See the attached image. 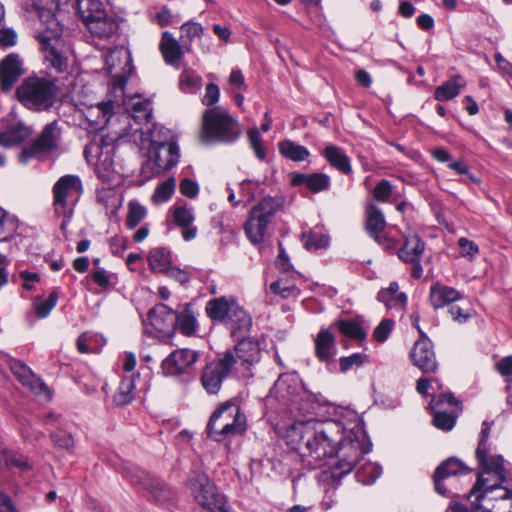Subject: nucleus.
<instances>
[{"mask_svg": "<svg viewBox=\"0 0 512 512\" xmlns=\"http://www.w3.org/2000/svg\"><path fill=\"white\" fill-rule=\"evenodd\" d=\"M129 212L126 219V225L130 229H134L146 216V208L136 201L128 204Z\"/></svg>", "mask_w": 512, "mask_h": 512, "instance_id": "obj_55", "label": "nucleus"}, {"mask_svg": "<svg viewBox=\"0 0 512 512\" xmlns=\"http://www.w3.org/2000/svg\"><path fill=\"white\" fill-rule=\"evenodd\" d=\"M291 182L294 186L305 185L313 193L328 190L331 184L330 177L325 173H297Z\"/></svg>", "mask_w": 512, "mask_h": 512, "instance_id": "obj_31", "label": "nucleus"}, {"mask_svg": "<svg viewBox=\"0 0 512 512\" xmlns=\"http://www.w3.org/2000/svg\"><path fill=\"white\" fill-rule=\"evenodd\" d=\"M205 312L212 321L224 323L231 330L233 338L248 333L252 325V318L234 297L210 299L206 303Z\"/></svg>", "mask_w": 512, "mask_h": 512, "instance_id": "obj_4", "label": "nucleus"}, {"mask_svg": "<svg viewBox=\"0 0 512 512\" xmlns=\"http://www.w3.org/2000/svg\"><path fill=\"white\" fill-rule=\"evenodd\" d=\"M366 230L373 239H378L386 227V220L382 211L374 204L366 207Z\"/></svg>", "mask_w": 512, "mask_h": 512, "instance_id": "obj_38", "label": "nucleus"}, {"mask_svg": "<svg viewBox=\"0 0 512 512\" xmlns=\"http://www.w3.org/2000/svg\"><path fill=\"white\" fill-rule=\"evenodd\" d=\"M238 360L233 351H226L221 358L207 363L200 376L201 384L204 390L211 395L219 393L223 381L233 370H237Z\"/></svg>", "mask_w": 512, "mask_h": 512, "instance_id": "obj_11", "label": "nucleus"}, {"mask_svg": "<svg viewBox=\"0 0 512 512\" xmlns=\"http://www.w3.org/2000/svg\"><path fill=\"white\" fill-rule=\"evenodd\" d=\"M24 74L22 60L17 54L11 53L0 62V87L9 91L19 77Z\"/></svg>", "mask_w": 512, "mask_h": 512, "instance_id": "obj_23", "label": "nucleus"}, {"mask_svg": "<svg viewBox=\"0 0 512 512\" xmlns=\"http://www.w3.org/2000/svg\"><path fill=\"white\" fill-rule=\"evenodd\" d=\"M240 407L231 401L221 404L210 416L207 423L206 433L210 434L211 431L217 430L224 423L231 422L233 418L241 413Z\"/></svg>", "mask_w": 512, "mask_h": 512, "instance_id": "obj_27", "label": "nucleus"}, {"mask_svg": "<svg viewBox=\"0 0 512 512\" xmlns=\"http://www.w3.org/2000/svg\"><path fill=\"white\" fill-rule=\"evenodd\" d=\"M151 138L148 158L141 167V176L144 181L151 180L172 169L178 164L180 158L179 147L176 142L159 141L155 132H152Z\"/></svg>", "mask_w": 512, "mask_h": 512, "instance_id": "obj_5", "label": "nucleus"}, {"mask_svg": "<svg viewBox=\"0 0 512 512\" xmlns=\"http://www.w3.org/2000/svg\"><path fill=\"white\" fill-rule=\"evenodd\" d=\"M188 489L194 500L204 509L210 512H224L226 506L225 497L220 494L210 478L199 470L190 472Z\"/></svg>", "mask_w": 512, "mask_h": 512, "instance_id": "obj_10", "label": "nucleus"}, {"mask_svg": "<svg viewBox=\"0 0 512 512\" xmlns=\"http://www.w3.org/2000/svg\"><path fill=\"white\" fill-rule=\"evenodd\" d=\"M377 299L384 303L388 309L401 310L407 302L406 295L399 292V285L396 282H391L388 288L382 289L378 293Z\"/></svg>", "mask_w": 512, "mask_h": 512, "instance_id": "obj_39", "label": "nucleus"}, {"mask_svg": "<svg viewBox=\"0 0 512 512\" xmlns=\"http://www.w3.org/2000/svg\"><path fill=\"white\" fill-rule=\"evenodd\" d=\"M329 237L319 231L313 230L303 234L304 246L307 250H318L329 245Z\"/></svg>", "mask_w": 512, "mask_h": 512, "instance_id": "obj_51", "label": "nucleus"}, {"mask_svg": "<svg viewBox=\"0 0 512 512\" xmlns=\"http://www.w3.org/2000/svg\"><path fill=\"white\" fill-rule=\"evenodd\" d=\"M490 432V425L487 422H483L482 429L480 432V439L476 449V459L479 466L490 464L495 455H490V444L488 442Z\"/></svg>", "mask_w": 512, "mask_h": 512, "instance_id": "obj_43", "label": "nucleus"}, {"mask_svg": "<svg viewBox=\"0 0 512 512\" xmlns=\"http://www.w3.org/2000/svg\"><path fill=\"white\" fill-rule=\"evenodd\" d=\"M17 221L3 209H0V242L10 239L17 230Z\"/></svg>", "mask_w": 512, "mask_h": 512, "instance_id": "obj_50", "label": "nucleus"}, {"mask_svg": "<svg viewBox=\"0 0 512 512\" xmlns=\"http://www.w3.org/2000/svg\"><path fill=\"white\" fill-rule=\"evenodd\" d=\"M302 386L299 377L296 374H281L270 394L279 401L297 404Z\"/></svg>", "mask_w": 512, "mask_h": 512, "instance_id": "obj_19", "label": "nucleus"}, {"mask_svg": "<svg viewBox=\"0 0 512 512\" xmlns=\"http://www.w3.org/2000/svg\"><path fill=\"white\" fill-rule=\"evenodd\" d=\"M169 212L173 223L181 229V235L185 241H191L197 237L198 229L193 224L195 215L192 208L186 204H175Z\"/></svg>", "mask_w": 512, "mask_h": 512, "instance_id": "obj_22", "label": "nucleus"}, {"mask_svg": "<svg viewBox=\"0 0 512 512\" xmlns=\"http://www.w3.org/2000/svg\"><path fill=\"white\" fill-rule=\"evenodd\" d=\"M466 86V81L461 75H455L443 82L434 91V99L437 101H449L456 98Z\"/></svg>", "mask_w": 512, "mask_h": 512, "instance_id": "obj_36", "label": "nucleus"}, {"mask_svg": "<svg viewBox=\"0 0 512 512\" xmlns=\"http://www.w3.org/2000/svg\"><path fill=\"white\" fill-rule=\"evenodd\" d=\"M31 133L30 127L22 122H17L0 133V145L5 147L17 145L27 139Z\"/></svg>", "mask_w": 512, "mask_h": 512, "instance_id": "obj_37", "label": "nucleus"}, {"mask_svg": "<svg viewBox=\"0 0 512 512\" xmlns=\"http://www.w3.org/2000/svg\"><path fill=\"white\" fill-rule=\"evenodd\" d=\"M220 97V89L217 84L209 83L205 88V94L202 103L206 106H212L218 102Z\"/></svg>", "mask_w": 512, "mask_h": 512, "instance_id": "obj_62", "label": "nucleus"}, {"mask_svg": "<svg viewBox=\"0 0 512 512\" xmlns=\"http://www.w3.org/2000/svg\"><path fill=\"white\" fill-rule=\"evenodd\" d=\"M37 39L47 66L56 73L67 71L72 49L64 39L63 27L54 15L48 18L46 28L38 32Z\"/></svg>", "mask_w": 512, "mask_h": 512, "instance_id": "obj_3", "label": "nucleus"}, {"mask_svg": "<svg viewBox=\"0 0 512 512\" xmlns=\"http://www.w3.org/2000/svg\"><path fill=\"white\" fill-rule=\"evenodd\" d=\"M0 463H3L6 467H16L21 471H27L32 467L26 456L7 449L1 451Z\"/></svg>", "mask_w": 512, "mask_h": 512, "instance_id": "obj_46", "label": "nucleus"}, {"mask_svg": "<svg viewBox=\"0 0 512 512\" xmlns=\"http://www.w3.org/2000/svg\"><path fill=\"white\" fill-rule=\"evenodd\" d=\"M280 154L294 162L305 161L309 156V150L291 140H284L278 144Z\"/></svg>", "mask_w": 512, "mask_h": 512, "instance_id": "obj_42", "label": "nucleus"}, {"mask_svg": "<svg viewBox=\"0 0 512 512\" xmlns=\"http://www.w3.org/2000/svg\"><path fill=\"white\" fill-rule=\"evenodd\" d=\"M458 245L460 248V254L463 257L473 258L479 252L477 244L467 238H460L458 240Z\"/></svg>", "mask_w": 512, "mask_h": 512, "instance_id": "obj_64", "label": "nucleus"}, {"mask_svg": "<svg viewBox=\"0 0 512 512\" xmlns=\"http://www.w3.org/2000/svg\"><path fill=\"white\" fill-rule=\"evenodd\" d=\"M160 50L167 64L175 67L179 66V61L183 57L184 52L179 42L168 31L162 34Z\"/></svg>", "mask_w": 512, "mask_h": 512, "instance_id": "obj_32", "label": "nucleus"}, {"mask_svg": "<svg viewBox=\"0 0 512 512\" xmlns=\"http://www.w3.org/2000/svg\"><path fill=\"white\" fill-rule=\"evenodd\" d=\"M203 138L222 143H233L242 134L239 122L225 109L214 107L205 110L202 119Z\"/></svg>", "mask_w": 512, "mask_h": 512, "instance_id": "obj_6", "label": "nucleus"}, {"mask_svg": "<svg viewBox=\"0 0 512 512\" xmlns=\"http://www.w3.org/2000/svg\"><path fill=\"white\" fill-rule=\"evenodd\" d=\"M382 474L380 466L368 463L363 465L356 473L359 482L368 485L374 483Z\"/></svg>", "mask_w": 512, "mask_h": 512, "instance_id": "obj_52", "label": "nucleus"}, {"mask_svg": "<svg viewBox=\"0 0 512 512\" xmlns=\"http://www.w3.org/2000/svg\"><path fill=\"white\" fill-rule=\"evenodd\" d=\"M114 112V102L111 100L97 103L87 109L86 119L90 126L95 129H103Z\"/></svg>", "mask_w": 512, "mask_h": 512, "instance_id": "obj_29", "label": "nucleus"}, {"mask_svg": "<svg viewBox=\"0 0 512 512\" xmlns=\"http://www.w3.org/2000/svg\"><path fill=\"white\" fill-rule=\"evenodd\" d=\"M85 25L90 33L99 39L112 38L119 28L117 21L113 17L108 16L106 12L92 19Z\"/></svg>", "mask_w": 512, "mask_h": 512, "instance_id": "obj_28", "label": "nucleus"}, {"mask_svg": "<svg viewBox=\"0 0 512 512\" xmlns=\"http://www.w3.org/2000/svg\"><path fill=\"white\" fill-rule=\"evenodd\" d=\"M282 204L281 198L265 197L251 209L244 224L245 234L251 243L263 242L267 228Z\"/></svg>", "mask_w": 512, "mask_h": 512, "instance_id": "obj_9", "label": "nucleus"}, {"mask_svg": "<svg viewBox=\"0 0 512 512\" xmlns=\"http://www.w3.org/2000/svg\"><path fill=\"white\" fill-rule=\"evenodd\" d=\"M50 439L53 445L61 449H70L74 446V438L71 433L58 430L50 433Z\"/></svg>", "mask_w": 512, "mask_h": 512, "instance_id": "obj_57", "label": "nucleus"}, {"mask_svg": "<svg viewBox=\"0 0 512 512\" xmlns=\"http://www.w3.org/2000/svg\"><path fill=\"white\" fill-rule=\"evenodd\" d=\"M469 468L457 458H449L444 461L437 469L438 477H450L458 474H467Z\"/></svg>", "mask_w": 512, "mask_h": 512, "instance_id": "obj_47", "label": "nucleus"}, {"mask_svg": "<svg viewBox=\"0 0 512 512\" xmlns=\"http://www.w3.org/2000/svg\"><path fill=\"white\" fill-rule=\"evenodd\" d=\"M314 344L316 357L320 361L328 362L335 356V336L329 329H321L314 340Z\"/></svg>", "mask_w": 512, "mask_h": 512, "instance_id": "obj_30", "label": "nucleus"}, {"mask_svg": "<svg viewBox=\"0 0 512 512\" xmlns=\"http://www.w3.org/2000/svg\"><path fill=\"white\" fill-rule=\"evenodd\" d=\"M199 354L188 348L176 349L161 363V370L166 376H179L184 374L198 360Z\"/></svg>", "mask_w": 512, "mask_h": 512, "instance_id": "obj_18", "label": "nucleus"}, {"mask_svg": "<svg viewBox=\"0 0 512 512\" xmlns=\"http://www.w3.org/2000/svg\"><path fill=\"white\" fill-rule=\"evenodd\" d=\"M18 100L28 109L45 111L54 105L57 86L52 80L28 77L17 88Z\"/></svg>", "mask_w": 512, "mask_h": 512, "instance_id": "obj_8", "label": "nucleus"}, {"mask_svg": "<svg viewBox=\"0 0 512 512\" xmlns=\"http://www.w3.org/2000/svg\"><path fill=\"white\" fill-rule=\"evenodd\" d=\"M240 337L234 349V356L238 360L237 367L249 369L250 366L260 361L261 350L257 340L253 338Z\"/></svg>", "mask_w": 512, "mask_h": 512, "instance_id": "obj_24", "label": "nucleus"}, {"mask_svg": "<svg viewBox=\"0 0 512 512\" xmlns=\"http://www.w3.org/2000/svg\"><path fill=\"white\" fill-rule=\"evenodd\" d=\"M202 86V77L189 67H184L179 77V87L185 93H194Z\"/></svg>", "mask_w": 512, "mask_h": 512, "instance_id": "obj_45", "label": "nucleus"}, {"mask_svg": "<svg viewBox=\"0 0 512 512\" xmlns=\"http://www.w3.org/2000/svg\"><path fill=\"white\" fill-rule=\"evenodd\" d=\"M105 63L113 89L123 91L134 69L130 51L123 47L112 49L106 55Z\"/></svg>", "mask_w": 512, "mask_h": 512, "instance_id": "obj_14", "label": "nucleus"}, {"mask_svg": "<svg viewBox=\"0 0 512 512\" xmlns=\"http://www.w3.org/2000/svg\"><path fill=\"white\" fill-rule=\"evenodd\" d=\"M13 373L18 377L21 383L30 388L36 395H44L51 398V391L44 381L36 376L31 369L20 361H13L11 364Z\"/></svg>", "mask_w": 512, "mask_h": 512, "instance_id": "obj_25", "label": "nucleus"}, {"mask_svg": "<svg viewBox=\"0 0 512 512\" xmlns=\"http://www.w3.org/2000/svg\"><path fill=\"white\" fill-rule=\"evenodd\" d=\"M480 472L468 499L474 509L483 508L482 502H510L503 512H512V490L502 484L506 481V469L502 456H494L490 464L479 466Z\"/></svg>", "mask_w": 512, "mask_h": 512, "instance_id": "obj_2", "label": "nucleus"}, {"mask_svg": "<svg viewBox=\"0 0 512 512\" xmlns=\"http://www.w3.org/2000/svg\"><path fill=\"white\" fill-rule=\"evenodd\" d=\"M179 190L182 195L188 198H195L199 193V185L196 181L189 178H184L179 185Z\"/></svg>", "mask_w": 512, "mask_h": 512, "instance_id": "obj_63", "label": "nucleus"}, {"mask_svg": "<svg viewBox=\"0 0 512 512\" xmlns=\"http://www.w3.org/2000/svg\"><path fill=\"white\" fill-rule=\"evenodd\" d=\"M134 388V375L123 377L113 398L115 404L118 406L129 404L134 399Z\"/></svg>", "mask_w": 512, "mask_h": 512, "instance_id": "obj_44", "label": "nucleus"}, {"mask_svg": "<svg viewBox=\"0 0 512 512\" xmlns=\"http://www.w3.org/2000/svg\"><path fill=\"white\" fill-rule=\"evenodd\" d=\"M322 155L332 167L341 173L348 175L352 172L350 158L342 148L332 144L327 145Z\"/></svg>", "mask_w": 512, "mask_h": 512, "instance_id": "obj_35", "label": "nucleus"}, {"mask_svg": "<svg viewBox=\"0 0 512 512\" xmlns=\"http://www.w3.org/2000/svg\"><path fill=\"white\" fill-rule=\"evenodd\" d=\"M61 130L57 122L48 123L39 136L25 147L19 156L21 163L25 164L30 159L44 160L56 153L60 146Z\"/></svg>", "mask_w": 512, "mask_h": 512, "instance_id": "obj_12", "label": "nucleus"}, {"mask_svg": "<svg viewBox=\"0 0 512 512\" xmlns=\"http://www.w3.org/2000/svg\"><path fill=\"white\" fill-rule=\"evenodd\" d=\"M374 197L381 202H386L392 195V185L388 180H381L374 188Z\"/></svg>", "mask_w": 512, "mask_h": 512, "instance_id": "obj_61", "label": "nucleus"}, {"mask_svg": "<svg viewBox=\"0 0 512 512\" xmlns=\"http://www.w3.org/2000/svg\"><path fill=\"white\" fill-rule=\"evenodd\" d=\"M176 182L173 177L168 178L164 182H162L155 189L153 194V201L155 203H164L167 202L173 195L175 191Z\"/></svg>", "mask_w": 512, "mask_h": 512, "instance_id": "obj_54", "label": "nucleus"}, {"mask_svg": "<svg viewBox=\"0 0 512 512\" xmlns=\"http://www.w3.org/2000/svg\"><path fill=\"white\" fill-rule=\"evenodd\" d=\"M394 321L391 319H383L374 329L373 336L378 342H385L391 333Z\"/></svg>", "mask_w": 512, "mask_h": 512, "instance_id": "obj_58", "label": "nucleus"}, {"mask_svg": "<svg viewBox=\"0 0 512 512\" xmlns=\"http://www.w3.org/2000/svg\"><path fill=\"white\" fill-rule=\"evenodd\" d=\"M458 401L451 393L441 392L433 395L429 407L434 411L433 424L441 430L449 431L456 424V416L453 410Z\"/></svg>", "mask_w": 512, "mask_h": 512, "instance_id": "obj_15", "label": "nucleus"}, {"mask_svg": "<svg viewBox=\"0 0 512 512\" xmlns=\"http://www.w3.org/2000/svg\"><path fill=\"white\" fill-rule=\"evenodd\" d=\"M151 326L159 333V337H170L174 333L175 312L165 304H158L151 309L147 316Z\"/></svg>", "mask_w": 512, "mask_h": 512, "instance_id": "obj_21", "label": "nucleus"}, {"mask_svg": "<svg viewBox=\"0 0 512 512\" xmlns=\"http://www.w3.org/2000/svg\"><path fill=\"white\" fill-rule=\"evenodd\" d=\"M413 364L423 373L434 372L437 369V360L432 342L422 336L417 340L410 353Z\"/></svg>", "mask_w": 512, "mask_h": 512, "instance_id": "obj_20", "label": "nucleus"}, {"mask_svg": "<svg viewBox=\"0 0 512 512\" xmlns=\"http://www.w3.org/2000/svg\"><path fill=\"white\" fill-rule=\"evenodd\" d=\"M131 110L133 117L140 121L144 120L149 122L152 118L151 103L148 100H141L140 98L134 99L131 105Z\"/></svg>", "mask_w": 512, "mask_h": 512, "instance_id": "obj_56", "label": "nucleus"}, {"mask_svg": "<svg viewBox=\"0 0 512 512\" xmlns=\"http://www.w3.org/2000/svg\"><path fill=\"white\" fill-rule=\"evenodd\" d=\"M91 278L101 291H107L117 284V275L103 268L94 270Z\"/></svg>", "mask_w": 512, "mask_h": 512, "instance_id": "obj_49", "label": "nucleus"}, {"mask_svg": "<svg viewBox=\"0 0 512 512\" xmlns=\"http://www.w3.org/2000/svg\"><path fill=\"white\" fill-rule=\"evenodd\" d=\"M460 298L461 293L452 287L436 283L430 288L429 299L435 309L449 305Z\"/></svg>", "mask_w": 512, "mask_h": 512, "instance_id": "obj_33", "label": "nucleus"}, {"mask_svg": "<svg viewBox=\"0 0 512 512\" xmlns=\"http://www.w3.org/2000/svg\"><path fill=\"white\" fill-rule=\"evenodd\" d=\"M115 146L112 139L101 137L99 142H92L84 149L87 161L96 166L100 177H105V172L112 169Z\"/></svg>", "mask_w": 512, "mask_h": 512, "instance_id": "obj_16", "label": "nucleus"}, {"mask_svg": "<svg viewBox=\"0 0 512 512\" xmlns=\"http://www.w3.org/2000/svg\"><path fill=\"white\" fill-rule=\"evenodd\" d=\"M337 327L342 334L355 340H363L366 337V332L355 321L341 320L337 323Z\"/></svg>", "mask_w": 512, "mask_h": 512, "instance_id": "obj_53", "label": "nucleus"}, {"mask_svg": "<svg viewBox=\"0 0 512 512\" xmlns=\"http://www.w3.org/2000/svg\"><path fill=\"white\" fill-rule=\"evenodd\" d=\"M181 30L183 33L182 37H186L190 42L194 38H200L203 35L204 28L200 23L189 21L184 23L181 26Z\"/></svg>", "mask_w": 512, "mask_h": 512, "instance_id": "obj_59", "label": "nucleus"}, {"mask_svg": "<svg viewBox=\"0 0 512 512\" xmlns=\"http://www.w3.org/2000/svg\"><path fill=\"white\" fill-rule=\"evenodd\" d=\"M285 438L292 448L299 450L311 469L322 468L337 457L334 477L351 472L363 455L371 450L364 425L356 414L346 422L297 419L286 428Z\"/></svg>", "mask_w": 512, "mask_h": 512, "instance_id": "obj_1", "label": "nucleus"}, {"mask_svg": "<svg viewBox=\"0 0 512 512\" xmlns=\"http://www.w3.org/2000/svg\"><path fill=\"white\" fill-rule=\"evenodd\" d=\"M75 6L85 24L106 12L101 0H76Z\"/></svg>", "mask_w": 512, "mask_h": 512, "instance_id": "obj_41", "label": "nucleus"}, {"mask_svg": "<svg viewBox=\"0 0 512 512\" xmlns=\"http://www.w3.org/2000/svg\"><path fill=\"white\" fill-rule=\"evenodd\" d=\"M270 289L274 294H277L282 298H288L298 294V288L295 282L286 277H281L277 281L273 282L270 285Z\"/></svg>", "mask_w": 512, "mask_h": 512, "instance_id": "obj_48", "label": "nucleus"}, {"mask_svg": "<svg viewBox=\"0 0 512 512\" xmlns=\"http://www.w3.org/2000/svg\"><path fill=\"white\" fill-rule=\"evenodd\" d=\"M246 430V416L240 413L231 422L224 423L222 427L217 430L211 431L208 437L216 442H223L231 440L237 436L242 435Z\"/></svg>", "mask_w": 512, "mask_h": 512, "instance_id": "obj_26", "label": "nucleus"}, {"mask_svg": "<svg viewBox=\"0 0 512 512\" xmlns=\"http://www.w3.org/2000/svg\"><path fill=\"white\" fill-rule=\"evenodd\" d=\"M123 477L132 485H138L149 492V498L159 505L172 501L175 497L174 491L160 480L151 477L144 470L136 466L125 467Z\"/></svg>", "mask_w": 512, "mask_h": 512, "instance_id": "obj_13", "label": "nucleus"}, {"mask_svg": "<svg viewBox=\"0 0 512 512\" xmlns=\"http://www.w3.org/2000/svg\"><path fill=\"white\" fill-rule=\"evenodd\" d=\"M425 251V243L415 234L410 233L404 236V244L398 250V257L405 263L412 265V277L419 279L423 275L421 258Z\"/></svg>", "mask_w": 512, "mask_h": 512, "instance_id": "obj_17", "label": "nucleus"}, {"mask_svg": "<svg viewBox=\"0 0 512 512\" xmlns=\"http://www.w3.org/2000/svg\"><path fill=\"white\" fill-rule=\"evenodd\" d=\"M175 316V328L177 327L183 335L191 336L197 332L199 324L192 304H184L182 310L175 312Z\"/></svg>", "mask_w": 512, "mask_h": 512, "instance_id": "obj_34", "label": "nucleus"}, {"mask_svg": "<svg viewBox=\"0 0 512 512\" xmlns=\"http://www.w3.org/2000/svg\"><path fill=\"white\" fill-rule=\"evenodd\" d=\"M83 192L81 179L76 175L67 174L60 177L52 188L53 208L57 217L62 218L61 230H65L70 222L75 206Z\"/></svg>", "mask_w": 512, "mask_h": 512, "instance_id": "obj_7", "label": "nucleus"}, {"mask_svg": "<svg viewBox=\"0 0 512 512\" xmlns=\"http://www.w3.org/2000/svg\"><path fill=\"white\" fill-rule=\"evenodd\" d=\"M367 358L366 355L361 353H354L348 357H342L340 358V370L342 372H347L350 370L353 366L359 367L361 366L365 359Z\"/></svg>", "mask_w": 512, "mask_h": 512, "instance_id": "obj_60", "label": "nucleus"}, {"mask_svg": "<svg viewBox=\"0 0 512 512\" xmlns=\"http://www.w3.org/2000/svg\"><path fill=\"white\" fill-rule=\"evenodd\" d=\"M172 262L171 252L164 247L150 250L148 254L149 267L153 272H168Z\"/></svg>", "mask_w": 512, "mask_h": 512, "instance_id": "obj_40", "label": "nucleus"}]
</instances>
